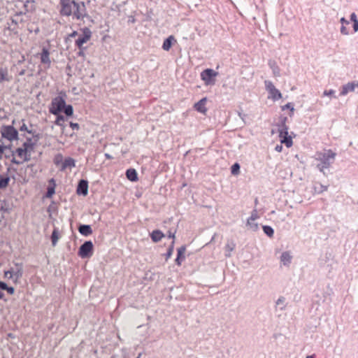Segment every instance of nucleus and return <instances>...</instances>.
<instances>
[{"instance_id": "nucleus-60", "label": "nucleus", "mask_w": 358, "mask_h": 358, "mask_svg": "<svg viewBox=\"0 0 358 358\" xmlns=\"http://www.w3.org/2000/svg\"><path fill=\"white\" fill-rule=\"evenodd\" d=\"M327 187H324V189L323 190H327Z\"/></svg>"}, {"instance_id": "nucleus-22", "label": "nucleus", "mask_w": 358, "mask_h": 358, "mask_svg": "<svg viewBox=\"0 0 358 358\" xmlns=\"http://www.w3.org/2000/svg\"><path fill=\"white\" fill-rule=\"evenodd\" d=\"M173 41H176L175 38L173 36H169L164 41L162 48L166 51H169Z\"/></svg>"}, {"instance_id": "nucleus-24", "label": "nucleus", "mask_w": 358, "mask_h": 358, "mask_svg": "<svg viewBox=\"0 0 358 358\" xmlns=\"http://www.w3.org/2000/svg\"><path fill=\"white\" fill-rule=\"evenodd\" d=\"M246 226L248 227L250 230L252 231H257L259 229V224L255 220H250V219L247 220Z\"/></svg>"}, {"instance_id": "nucleus-11", "label": "nucleus", "mask_w": 358, "mask_h": 358, "mask_svg": "<svg viewBox=\"0 0 358 358\" xmlns=\"http://www.w3.org/2000/svg\"><path fill=\"white\" fill-rule=\"evenodd\" d=\"M15 153L24 162H28L31 159V155L29 153L28 151H27V150L23 147L17 148L15 150Z\"/></svg>"}, {"instance_id": "nucleus-57", "label": "nucleus", "mask_w": 358, "mask_h": 358, "mask_svg": "<svg viewBox=\"0 0 358 358\" xmlns=\"http://www.w3.org/2000/svg\"><path fill=\"white\" fill-rule=\"evenodd\" d=\"M105 156H106V158H108V159H111V158H112V157H111V156H110L109 154H107V153H106V154H105Z\"/></svg>"}, {"instance_id": "nucleus-1", "label": "nucleus", "mask_w": 358, "mask_h": 358, "mask_svg": "<svg viewBox=\"0 0 358 358\" xmlns=\"http://www.w3.org/2000/svg\"><path fill=\"white\" fill-rule=\"evenodd\" d=\"M60 5L62 15H73L77 20H82L87 15L85 4L80 0H60Z\"/></svg>"}, {"instance_id": "nucleus-55", "label": "nucleus", "mask_w": 358, "mask_h": 358, "mask_svg": "<svg viewBox=\"0 0 358 358\" xmlns=\"http://www.w3.org/2000/svg\"><path fill=\"white\" fill-rule=\"evenodd\" d=\"M238 116H239V117H240L243 120H244V118H245V117L246 116V115L243 114V113H238Z\"/></svg>"}, {"instance_id": "nucleus-34", "label": "nucleus", "mask_w": 358, "mask_h": 358, "mask_svg": "<svg viewBox=\"0 0 358 358\" xmlns=\"http://www.w3.org/2000/svg\"><path fill=\"white\" fill-rule=\"evenodd\" d=\"M66 116H71L73 113V109L71 105L65 104L62 110Z\"/></svg>"}, {"instance_id": "nucleus-53", "label": "nucleus", "mask_w": 358, "mask_h": 358, "mask_svg": "<svg viewBox=\"0 0 358 358\" xmlns=\"http://www.w3.org/2000/svg\"><path fill=\"white\" fill-rule=\"evenodd\" d=\"M0 283H4V282L0 281ZM4 290H5L4 289H1L0 288V299H1L3 297V291H4Z\"/></svg>"}, {"instance_id": "nucleus-4", "label": "nucleus", "mask_w": 358, "mask_h": 358, "mask_svg": "<svg viewBox=\"0 0 358 358\" xmlns=\"http://www.w3.org/2000/svg\"><path fill=\"white\" fill-rule=\"evenodd\" d=\"M12 124L13 125H3L0 129L2 138L10 142L18 139V131L13 127L14 124H16V120H13Z\"/></svg>"}, {"instance_id": "nucleus-54", "label": "nucleus", "mask_w": 358, "mask_h": 358, "mask_svg": "<svg viewBox=\"0 0 358 358\" xmlns=\"http://www.w3.org/2000/svg\"><path fill=\"white\" fill-rule=\"evenodd\" d=\"M168 237H169V238H173H173H175V233H172L171 231H169V236H168Z\"/></svg>"}, {"instance_id": "nucleus-8", "label": "nucleus", "mask_w": 358, "mask_h": 358, "mask_svg": "<svg viewBox=\"0 0 358 358\" xmlns=\"http://www.w3.org/2000/svg\"><path fill=\"white\" fill-rule=\"evenodd\" d=\"M93 244L92 241H85L79 248L78 255L82 258L89 257L92 255Z\"/></svg>"}, {"instance_id": "nucleus-36", "label": "nucleus", "mask_w": 358, "mask_h": 358, "mask_svg": "<svg viewBox=\"0 0 358 358\" xmlns=\"http://www.w3.org/2000/svg\"><path fill=\"white\" fill-rule=\"evenodd\" d=\"M9 150H10V148ZM14 154H15V152L13 151L10 150V153L9 154L8 153H5V157H10V156H13V159H11V162L13 164H17V165L22 164V162L17 160L16 158L14 157Z\"/></svg>"}, {"instance_id": "nucleus-6", "label": "nucleus", "mask_w": 358, "mask_h": 358, "mask_svg": "<svg viewBox=\"0 0 358 358\" xmlns=\"http://www.w3.org/2000/svg\"><path fill=\"white\" fill-rule=\"evenodd\" d=\"M217 72L211 69H206L201 73V80L206 85H214L215 78L217 76Z\"/></svg>"}, {"instance_id": "nucleus-61", "label": "nucleus", "mask_w": 358, "mask_h": 358, "mask_svg": "<svg viewBox=\"0 0 358 358\" xmlns=\"http://www.w3.org/2000/svg\"><path fill=\"white\" fill-rule=\"evenodd\" d=\"M357 86L358 87V83H357Z\"/></svg>"}, {"instance_id": "nucleus-26", "label": "nucleus", "mask_w": 358, "mask_h": 358, "mask_svg": "<svg viewBox=\"0 0 358 358\" xmlns=\"http://www.w3.org/2000/svg\"><path fill=\"white\" fill-rule=\"evenodd\" d=\"M20 124H21L19 127V130L20 131H26L27 134H36L35 131H33L32 129L28 128L27 125L24 122V120H21Z\"/></svg>"}, {"instance_id": "nucleus-33", "label": "nucleus", "mask_w": 358, "mask_h": 358, "mask_svg": "<svg viewBox=\"0 0 358 358\" xmlns=\"http://www.w3.org/2000/svg\"><path fill=\"white\" fill-rule=\"evenodd\" d=\"M59 240V232L57 229H55L51 235V241L53 246L56 245Z\"/></svg>"}, {"instance_id": "nucleus-23", "label": "nucleus", "mask_w": 358, "mask_h": 358, "mask_svg": "<svg viewBox=\"0 0 358 358\" xmlns=\"http://www.w3.org/2000/svg\"><path fill=\"white\" fill-rule=\"evenodd\" d=\"M236 244L234 241L228 242L224 247L226 257H231V252L235 249Z\"/></svg>"}, {"instance_id": "nucleus-19", "label": "nucleus", "mask_w": 358, "mask_h": 358, "mask_svg": "<svg viewBox=\"0 0 358 358\" xmlns=\"http://www.w3.org/2000/svg\"><path fill=\"white\" fill-rule=\"evenodd\" d=\"M127 178L132 182H135L138 180V173L134 169H129L126 171Z\"/></svg>"}, {"instance_id": "nucleus-38", "label": "nucleus", "mask_w": 358, "mask_h": 358, "mask_svg": "<svg viewBox=\"0 0 358 358\" xmlns=\"http://www.w3.org/2000/svg\"><path fill=\"white\" fill-rule=\"evenodd\" d=\"M57 115L56 120L55 121V124L62 126L63 122L65 121V117L59 113Z\"/></svg>"}, {"instance_id": "nucleus-39", "label": "nucleus", "mask_w": 358, "mask_h": 358, "mask_svg": "<svg viewBox=\"0 0 358 358\" xmlns=\"http://www.w3.org/2000/svg\"><path fill=\"white\" fill-rule=\"evenodd\" d=\"M240 165L238 163H235L232 165L231 169V172L233 175H237L239 173Z\"/></svg>"}, {"instance_id": "nucleus-27", "label": "nucleus", "mask_w": 358, "mask_h": 358, "mask_svg": "<svg viewBox=\"0 0 358 358\" xmlns=\"http://www.w3.org/2000/svg\"><path fill=\"white\" fill-rule=\"evenodd\" d=\"M268 65L272 69L273 73L275 76H280V69L274 61H269Z\"/></svg>"}, {"instance_id": "nucleus-2", "label": "nucleus", "mask_w": 358, "mask_h": 358, "mask_svg": "<svg viewBox=\"0 0 358 358\" xmlns=\"http://www.w3.org/2000/svg\"><path fill=\"white\" fill-rule=\"evenodd\" d=\"M336 154L331 150H325L324 152H317L315 154V159L319 162L317 168L325 175V170L330 168L334 164Z\"/></svg>"}, {"instance_id": "nucleus-21", "label": "nucleus", "mask_w": 358, "mask_h": 358, "mask_svg": "<svg viewBox=\"0 0 358 358\" xmlns=\"http://www.w3.org/2000/svg\"><path fill=\"white\" fill-rule=\"evenodd\" d=\"M206 102V98L201 99L200 101H199L197 103H196L194 104V108L199 112L205 113L206 110V107H205Z\"/></svg>"}, {"instance_id": "nucleus-31", "label": "nucleus", "mask_w": 358, "mask_h": 358, "mask_svg": "<svg viewBox=\"0 0 358 358\" xmlns=\"http://www.w3.org/2000/svg\"><path fill=\"white\" fill-rule=\"evenodd\" d=\"M262 229L264 234H266L268 237L271 238L273 236L274 230L271 227L268 225H264L262 226Z\"/></svg>"}, {"instance_id": "nucleus-3", "label": "nucleus", "mask_w": 358, "mask_h": 358, "mask_svg": "<svg viewBox=\"0 0 358 358\" xmlns=\"http://www.w3.org/2000/svg\"><path fill=\"white\" fill-rule=\"evenodd\" d=\"M66 93L64 92H60L59 93V96L52 99L51 102V106L49 108L50 113L53 115H58L61 112H62L63 108L65 106L66 101Z\"/></svg>"}, {"instance_id": "nucleus-12", "label": "nucleus", "mask_w": 358, "mask_h": 358, "mask_svg": "<svg viewBox=\"0 0 358 358\" xmlns=\"http://www.w3.org/2000/svg\"><path fill=\"white\" fill-rule=\"evenodd\" d=\"M292 256L290 252L286 251L282 253L280 256V262L284 266L288 267L292 262Z\"/></svg>"}, {"instance_id": "nucleus-41", "label": "nucleus", "mask_w": 358, "mask_h": 358, "mask_svg": "<svg viewBox=\"0 0 358 358\" xmlns=\"http://www.w3.org/2000/svg\"><path fill=\"white\" fill-rule=\"evenodd\" d=\"M335 90H324V92H323V96H330V97H333V98H336V95H335Z\"/></svg>"}, {"instance_id": "nucleus-37", "label": "nucleus", "mask_w": 358, "mask_h": 358, "mask_svg": "<svg viewBox=\"0 0 358 358\" xmlns=\"http://www.w3.org/2000/svg\"><path fill=\"white\" fill-rule=\"evenodd\" d=\"M265 88L266 91L269 93L271 92L273 89L275 88L273 83L270 80H265L264 81Z\"/></svg>"}, {"instance_id": "nucleus-42", "label": "nucleus", "mask_w": 358, "mask_h": 358, "mask_svg": "<svg viewBox=\"0 0 358 358\" xmlns=\"http://www.w3.org/2000/svg\"><path fill=\"white\" fill-rule=\"evenodd\" d=\"M21 270H13V282H17V280L22 276Z\"/></svg>"}, {"instance_id": "nucleus-51", "label": "nucleus", "mask_w": 358, "mask_h": 358, "mask_svg": "<svg viewBox=\"0 0 358 358\" xmlns=\"http://www.w3.org/2000/svg\"><path fill=\"white\" fill-rule=\"evenodd\" d=\"M282 150V145H276L275 147V150L278 152H280Z\"/></svg>"}, {"instance_id": "nucleus-50", "label": "nucleus", "mask_w": 358, "mask_h": 358, "mask_svg": "<svg viewBox=\"0 0 358 358\" xmlns=\"http://www.w3.org/2000/svg\"><path fill=\"white\" fill-rule=\"evenodd\" d=\"M173 243H174V241H172V244H171V246L170 247V248L169 249V251L167 252V256L168 257H170L173 252Z\"/></svg>"}, {"instance_id": "nucleus-49", "label": "nucleus", "mask_w": 358, "mask_h": 358, "mask_svg": "<svg viewBox=\"0 0 358 358\" xmlns=\"http://www.w3.org/2000/svg\"><path fill=\"white\" fill-rule=\"evenodd\" d=\"M62 161V157L61 155H58L55 159V164L58 165Z\"/></svg>"}, {"instance_id": "nucleus-20", "label": "nucleus", "mask_w": 358, "mask_h": 358, "mask_svg": "<svg viewBox=\"0 0 358 358\" xmlns=\"http://www.w3.org/2000/svg\"><path fill=\"white\" fill-rule=\"evenodd\" d=\"M350 20H346L345 17H341L340 22L342 24L341 27V33L343 35H348L350 34L349 30L347 29L346 25L350 24Z\"/></svg>"}, {"instance_id": "nucleus-18", "label": "nucleus", "mask_w": 358, "mask_h": 358, "mask_svg": "<svg viewBox=\"0 0 358 358\" xmlns=\"http://www.w3.org/2000/svg\"><path fill=\"white\" fill-rule=\"evenodd\" d=\"M76 166L75 160L71 157L66 158L63 162L61 170L64 171L67 168H72Z\"/></svg>"}, {"instance_id": "nucleus-43", "label": "nucleus", "mask_w": 358, "mask_h": 358, "mask_svg": "<svg viewBox=\"0 0 358 358\" xmlns=\"http://www.w3.org/2000/svg\"><path fill=\"white\" fill-rule=\"evenodd\" d=\"M4 277L8 279H11L13 281V270H6Z\"/></svg>"}, {"instance_id": "nucleus-7", "label": "nucleus", "mask_w": 358, "mask_h": 358, "mask_svg": "<svg viewBox=\"0 0 358 358\" xmlns=\"http://www.w3.org/2000/svg\"><path fill=\"white\" fill-rule=\"evenodd\" d=\"M92 36V31L88 28H85L83 29L82 34H80L78 38L76 40L75 43L76 46L80 49H83V45L84 43H87Z\"/></svg>"}, {"instance_id": "nucleus-17", "label": "nucleus", "mask_w": 358, "mask_h": 358, "mask_svg": "<svg viewBox=\"0 0 358 358\" xmlns=\"http://www.w3.org/2000/svg\"><path fill=\"white\" fill-rule=\"evenodd\" d=\"M186 250L185 246H181L178 249V255L177 258L176 259V262L178 266H180L181 261L185 259V252Z\"/></svg>"}, {"instance_id": "nucleus-16", "label": "nucleus", "mask_w": 358, "mask_h": 358, "mask_svg": "<svg viewBox=\"0 0 358 358\" xmlns=\"http://www.w3.org/2000/svg\"><path fill=\"white\" fill-rule=\"evenodd\" d=\"M78 231L85 236H88L92 234V228L88 224H80L78 227Z\"/></svg>"}, {"instance_id": "nucleus-48", "label": "nucleus", "mask_w": 358, "mask_h": 358, "mask_svg": "<svg viewBox=\"0 0 358 358\" xmlns=\"http://www.w3.org/2000/svg\"><path fill=\"white\" fill-rule=\"evenodd\" d=\"M70 127L73 130H78L79 129V124L78 123L70 122Z\"/></svg>"}, {"instance_id": "nucleus-13", "label": "nucleus", "mask_w": 358, "mask_h": 358, "mask_svg": "<svg viewBox=\"0 0 358 358\" xmlns=\"http://www.w3.org/2000/svg\"><path fill=\"white\" fill-rule=\"evenodd\" d=\"M41 62L42 64H46L48 67L50 66V52L46 48H43L41 54Z\"/></svg>"}, {"instance_id": "nucleus-46", "label": "nucleus", "mask_w": 358, "mask_h": 358, "mask_svg": "<svg viewBox=\"0 0 358 358\" xmlns=\"http://www.w3.org/2000/svg\"><path fill=\"white\" fill-rule=\"evenodd\" d=\"M286 120H287V117H285L283 121L281 123V125L280 126L279 132L280 131H285V127H287V125L285 124V121Z\"/></svg>"}, {"instance_id": "nucleus-45", "label": "nucleus", "mask_w": 358, "mask_h": 358, "mask_svg": "<svg viewBox=\"0 0 358 358\" xmlns=\"http://www.w3.org/2000/svg\"><path fill=\"white\" fill-rule=\"evenodd\" d=\"M285 109H289L292 112H293L294 110L292 103H287V104L282 107V110Z\"/></svg>"}, {"instance_id": "nucleus-28", "label": "nucleus", "mask_w": 358, "mask_h": 358, "mask_svg": "<svg viewBox=\"0 0 358 358\" xmlns=\"http://www.w3.org/2000/svg\"><path fill=\"white\" fill-rule=\"evenodd\" d=\"M268 94L270 95V97L274 101H277L282 98L281 92L276 88L273 89Z\"/></svg>"}, {"instance_id": "nucleus-59", "label": "nucleus", "mask_w": 358, "mask_h": 358, "mask_svg": "<svg viewBox=\"0 0 358 358\" xmlns=\"http://www.w3.org/2000/svg\"><path fill=\"white\" fill-rule=\"evenodd\" d=\"M141 355H142L141 353H139L138 355L136 358H141Z\"/></svg>"}, {"instance_id": "nucleus-40", "label": "nucleus", "mask_w": 358, "mask_h": 358, "mask_svg": "<svg viewBox=\"0 0 358 358\" xmlns=\"http://www.w3.org/2000/svg\"><path fill=\"white\" fill-rule=\"evenodd\" d=\"M259 218V215L258 214L257 209H254L252 211L250 216L248 217V219H250V220H255V221Z\"/></svg>"}, {"instance_id": "nucleus-52", "label": "nucleus", "mask_w": 358, "mask_h": 358, "mask_svg": "<svg viewBox=\"0 0 358 358\" xmlns=\"http://www.w3.org/2000/svg\"><path fill=\"white\" fill-rule=\"evenodd\" d=\"M80 34H78V33L76 31H73L71 34H69V37L71 38H74L76 37V36H79Z\"/></svg>"}, {"instance_id": "nucleus-44", "label": "nucleus", "mask_w": 358, "mask_h": 358, "mask_svg": "<svg viewBox=\"0 0 358 358\" xmlns=\"http://www.w3.org/2000/svg\"><path fill=\"white\" fill-rule=\"evenodd\" d=\"M7 149H10V145L6 146V145H3V144H0V159L1 158L3 153H4V152Z\"/></svg>"}, {"instance_id": "nucleus-29", "label": "nucleus", "mask_w": 358, "mask_h": 358, "mask_svg": "<svg viewBox=\"0 0 358 358\" xmlns=\"http://www.w3.org/2000/svg\"><path fill=\"white\" fill-rule=\"evenodd\" d=\"M10 180L9 176H6L5 177L0 178V189H3L6 188L8 185V183Z\"/></svg>"}, {"instance_id": "nucleus-25", "label": "nucleus", "mask_w": 358, "mask_h": 358, "mask_svg": "<svg viewBox=\"0 0 358 358\" xmlns=\"http://www.w3.org/2000/svg\"><path fill=\"white\" fill-rule=\"evenodd\" d=\"M10 77L8 76V71L6 69H0V82L10 81Z\"/></svg>"}, {"instance_id": "nucleus-58", "label": "nucleus", "mask_w": 358, "mask_h": 358, "mask_svg": "<svg viewBox=\"0 0 358 358\" xmlns=\"http://www.w3.org/2000/svg\"><path fill=\"white\" fill-rule=\"evenodd\" d=\"M306 358H315L314 355H308Z\"/></svg>"}, {"instance_id": "nucleus-35", "label": "nucleus", "mask_w": 358, "mask_h": 358, "mask_svg": "<svg viewBox=\"0 0 358 358\" xmlns=\"http://www.w3.org/2000/svg\"><path fill=\"white\" fill-rule=\"evenodd\" d=\"M0 288L4 289L10 294H13L15 292V289L13 287L8 286V285L6 282L0 283Z\"/></svg>"}, {"instance_id": "nucleus-5", "label": "nucleus", "mask_w": 358, "mask_h": 358, "mask_svg": "<svg viewBox=\"0 0 358 358\" xmlns=\"http://www.w3.org/2000/svg\"><path fill=\"white\" fill-rule=\"evenodd\" d=\"M32 136H27L24 135L26 138V141L22 144V147L24 148L31 155L34 152V148L37 144V142L40 139L41 136L38 133L31 134Z\"/></svg>"}, {"instance_id": "nucleus-56", "label": "nucleus", "mask_w": 358, "mask_h": 358, "mask_svg": "<svg viewBox=\"0 0 358 358\" xmlns=\"http://www.w3.org/2000/svg\"><path fill=\"white\" fill-rule=\"evenodd\" d=\"M24 70H22L20 73H19V75L20 76H23L24 74Z\"/></svg>"}, {"instance_id": "nucleus-47", "label": "nucleus", "mask_w": 358, "mask_h": 358, "mask_svg": "<svg viewBox=\"0 0 358 358\" xmlns=\"http://www.w3.org/2000/svg\"><path fill=\"white\" fill-rule=\"evenodd\" d=\"M55 193V188L54 187H49L48 189L47 196L48 197L52 196V195Z\"/></svg>"}, {"instance_id": "nucleus-30", "label": "nucleus", "mask_w": 358, "mask_h": 358, "mask_svg": "<svg viewBox=\"0 0 358 358\" xmlns=\"http://www.w3.org/2000/svg\"><path fill=\"white\" fill-rule=\"evenodd\" d=\"M350 21L353 23V30L354 32L358 31V20L357 15L355 13H352L350 15Z\"/></svg>"}, {"instance_id": "nucleus-15", "label": "nucleus", "mask_w": 358, "mask_h": 358, "mask_svg": "<svg viewBox=\"0 0 358 358\" xmlns=\"http://www.w3.org/2000/svg\"><path fill=\"white\" fill-rule=\"evenodd\" d=\"M164 236L165 235L163 234V232L158 229L152 231V232L150 234V238L155 243L160 241Z\"/></svg>"}, {"instance_id": "nucleus-10", "label": "nucleus", "mask_w": 358, "mask_h": 358, "mask_svg": "<svg viewBox=\"0 0 358 358\" xmlns=\"http://www.w3.org/2000/svg\"><path fill=\"white\" fill-rule=\"evenodd\" d=\"M76 192L78 195L86 196L88 194V182L85 180H80L78 182Z\"/></svg>"}, {"instance_id": "nucleus-14", "label": "nucleus", "mask_w": 358, "mask_h": 358, "mask_svg": "<svg viewBox=\"0 0 358 358\" xmlns=\"http://www.w3.org/2000/svg\"><path fill=\"white\" fill-rule=\"evenodd\" d=\"M355 84L353 83H348L346 85H344L341 88L340 95L345 96L348 93L353 92L355 89Z\"/></svg>"}, {"instance_id": "nucleus-9", "label": "nucleus", "mask_w": 358, "mask_h": 358, "mask_svg": "<svg viewBox=\"0 0 358 358\" xmlns=\"http://www.w3.org/2000/svg\"><path fill=\"white\" fill-rule=\"evenodd\" d=\"M279 137L281 143H284L287 148H290L292 144V139L288 134V127H285V131H280Z\"/></svg>"}, {"instance_id": "nucleus-32", "label": "nucleus", "mask_w": 358, "mask_h": 358, "mask_svg": "<svg viewBox=\"0 0 358 358\" xmlns=\"http://www.w3.org/2000/svg\"><path fill=\"white\" fill-rule=\"evenodd\" d=\"M276 305L280 306V309L281 310H284L286 308L287 304L285 303V298L284 296H280L276 301Z\"/></svg>"}]
</instances>
